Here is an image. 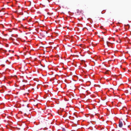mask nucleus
I'll return each instance as SVG.
<instances>
[{"mask_svg": "<svg viewBox=\"0 0 131 131\" xmlns=\"http://www.w3.org/2000/svg\"><path fill=\"white\" fill-rule=\"evenodd\" d=\"M119 123V127H122L123 125V124L122 122L120 120Z\"/></svg>", "mask_w": 131, "mask_h": 131, "instance_id": "obj_1", "label": "nucleus"}, {"mask_svg": "<svg viewBox=\"0 0 131 131\" xmlns=\"http://www.w3.org/2000/svg\"><path fill=\"white\" fill-rule=\"evenodd\" d=\"M49 14V12L47 13V14Z\"/></svg>", "mask_w": 131, "mask_h": 131, "instance_id": "obj_5", "label": "nucleus"}, {"mask_svg": "<svg viewBox=\"0 0 131 131\" xmlns=\"http://www.w3.org/2000/svg\"><path fill=\"white\" fill-rule=\"evenodd\" d=\"M62 131H66V130L64 128H62Z\"/></svg>", "mask_w": 131, "mask_h": 131, "instance_id": "obj_2", "label": "nucleus"}, {"mask_svg": "<svg viewBox=\"0 0 131 131\" xmlns=\"http://www.w3.org/2000/svg\"><path fill=\"white\" fill-rule=\"evenodd\" d=\"M113 39V40H114V39L113 38H110V39Z\"/></svg>", "mask_w": 131, "mask_h": 131, "instance_id": "obj_4", "label": "nucleus"}, {"mask_svg": "<svg viewBox=\"0 0 131 131\" xmlns=\"http://www.w3.org/2000/svg\"><path fill=\"white\" fill-rule=\"evenodd\" d=\"M109 43H110V42L108 41L107 42V44L108 46V44Z\"/></svg>", "mask_w": 131, "mask_h": 131, "instance_id": "obj_3", "label": "nucleus"}]
</instances>
